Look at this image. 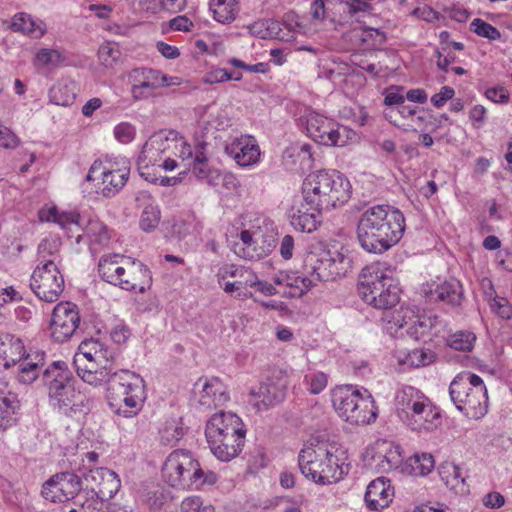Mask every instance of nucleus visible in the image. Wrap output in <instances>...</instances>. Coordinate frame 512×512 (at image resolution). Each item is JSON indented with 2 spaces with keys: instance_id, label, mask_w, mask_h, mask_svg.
<instances>
[{
  "instance_id": "obj_52",
  "label": "nucleus",
  "mask_w": 512,
  "mask_h": 512,
  "mask_svg": "<svg viewBox=\"0 0 512 512\" xmlns=\"http://www.w3.org/2000/svg\"><path fill=\"white\" fill-rule=\"evenodd\" d=\"M314 285L315 282L312 276L304 271V274L302 276L297 274V276L294 279V283L289 289V291L284 293L289 295L290 297H301L303 294L309 291L311 287Z\"/></svg>"
},
{
  "instance_id": "obj_6",
  "label": "nucleus",
  "mask_w": 512,
  "mask_h": 512,
  "mask_svg": "<svg viewBox=\"0 0 512 512\" xmlns=\"http://www.w3.org/2000/svg\"><path fill=\"white\" fill-rule=\"evenodd\" d=\"M334 447L324 443L304 445L298 455V465L305 478L316 484L327 485L338 482L347 473V466L339 463Z\"/></svg>"
},
{
  "instance_id": "obj_10",
  "label": "nucleus",
  "mask_w": 512,
  "mask_h": 512,
  "mask_svg": "<svg viewBox=\"0 0 512 512\" xmlns=\"http://www.w3.org/2000/svg\"><path fill=\"white\" fill-rule=\"evenodd\" d=\"M98 454L88 452L78 467L86 487L101 500L111 499L120 489L121 483L118 475L108 468L97 467Z\"/></svg>"
},
{
  "instance_id": "obj_33",
  "label": "nucleus",
  "mask_w": 512,
  "mask_h": 512,
  "mask_svg": "<svg viewBox=\"0 0 512 512\" xmlns=\"http://www.w3.org/2000/svg\"><path fill=\"white\" fill-rule=\"evenodd\" d=\"M376 407L372 396L365 390L357 402V406L350 413L347 422L355 425H364L376 419Z\"/></svg>"
},
{
  "instance_id": "obj_3",
  "label": "nucleus",
  "mask_w": 512,
  "mask_h": 512,
  "mask_svg": "<svg viewBox=\"0 0 512 512\" xmlns=\"http://www.w3.org/2000/svg\"><path fill=\"white\" fill-rule=\"evenodd\" d=\"M357 290L365 303L380 310L391 309L400 300V288L393 278V271L381 262L362 269Z\"/></svg>"
},
{
  "instance_id": "obj_32",
  "label": "nucleus",
  "mask_w": 512,
  "mask_h": 512,
  "mask_svg": "<svg viewBox=\"0 0 512 512\" xmlns=\"http://www.w3.org/2000/svg\"><path fill=\"white\" fill-rule=\"evenodd\" d=\"M11 29L34 39L43 37L47 30L46 25L42 20L35 19L25 12L16 13L12 17Z\"/></svg>"
},
{
  "instance_id": "obj_58",
  "label": "nucleus",
  "mask_w": 512,
  "mask_h": 512,
  "mask_svg": "<svg viewBox=\"0 0 512 512\" xmlns=\"http://www.w3.org/2000/svg\"><path fill=\"white\" fill-rule=\"evenodd\" d=\"M19 144V137L10 128L0 123V147L4 149H15Z\"/></svg>"
},
{
  "instance_id": "obj_41",
  "label": "nucleus",
  "mask_w": 512,
  "mask_h": 512,
  "mask_svg": "<svg viewBox=\"0 0 512 512\" xmlns=\"http://www.w3.org/2000/svg\"><path fill=\"white\" fill-rule=\"evenodd\" d=\"M122 53L115 42L103 43L98 50V60L105 69H113L121 61Z\"/></svg>"
},
{
  "instance_id": "obj_47",
  "label": "nucleus",
  "mask_w": 512,
  "mask_h": 512,
  "mask_svg": "<svg viewBox=\"0 0 512 512\" xmlns=\"http://www.w3.org/2000/svg\"><path fill=\"white\" fill-rule=\"evenodd\" d=\"M407 465L411 468V473L416 476H426L434 468V459L431 454L422 453L410 457Z\"/></svg>"
},
{
  "instance_id": "obj_28",
  "label": "nucleus",
  "mask_w": 512,
  "mask_h": 512,
  "mask_svg": "<svg viewBox=\"0 0 512 512\" xmlns=\"http://www.w3.org/2000/svg\"><path fill=\"white\" fill-rule=\"evenodd\" d=\"M135 202L138 208H143L140 227L143 231L154 230L160 221V211L155 205V200L147 191H139L135 196Z\"/></svg>"
},
{
  "instance_id": "obj_54",
  "label": "nucleus",
  "mask_w": 512,
  "mask_h": 512,
  "mask_svg": "<svg viewBox=\"0 0 512 512\" xmlns=\"http://www.w3.org/2000/svg\"><path fill=\"white\" fill-rule=\"evenodd\" d=\"M62 494L61 487L56 475L48 479L42 486L41 495L51 502H65V497Z\"/></svg>"
},
{
  "instance_id": "obj_21",
  "label": "nucleus",
  "mask_w": 512,
  "mask_h": 512,
  "mask_svg": "<svg viewBox=\"0 0 512 512\" xmlns=\"http://www.w3.org/2000/svg\"><path fill=\"white\" fill-rule=\"evenodd\" d=\"M286 395V384L282 380L268 381L260 385L257 391L252 390L251 396L257 398L253 405L257 410L268 408L282 402Z\"/></svg>"
},
{
  "instance_id": "obj_48",
  "label": "nucleus",
  "mask_w": 512,
  "mask_h": 512,
  "mask_svg": "<svg viewBox=\"0 0 512 512\" xmlns=\"http://www.w3.org/2000/svg\"><path fill=\"white\" fill-rule=\"evenodd\" d=\"M75 96V92L67 83L55 84L49 92L50 101L59 106L71 105Z\"/></svg>"
},
{
  "instance_id": "obj_45",
  "label": "nucleus",
  "mask_w": 512,
  "mask_h": 512,
  "mask_svg": "<svg viewBox=\"0 0 512 512\" xmlns=\"http://www.w3.org/2000/svg\"><path fill=\"white\" fill-rule=\"evenodd\" d=\"M86 234L92 246H105L111 238L108 227L99 220H91L88 223Z\"/></svg>"
},
{
  "instance_id": "obj_31",
  "label": "nucleus",
  "mask_w": 512,
  "mask_h": 512,
  "mask_svg": "<svg viewBox=\"0 0 512 512\" xmlns=\"http://www.w3.org/2000/svg\"><path fill=\"white\" fill-rule=\"evenodd\" d=\"M481 378L470 372L457 375L449 386V394L452 402L457 406L474 391L475 386L481 382Z\"/></svg>"
},
{
  "instance_id": "obj_18",
  "label": "nucleus",
  "mask_w": 512,
  "mask_h": 512,
  "mask_svg": "<svg viewBox=\"0 0 512 512\" xmlns=\"http://www.w3.org/2000/svg\"><path fill=\"white\" fill-rule=\"evenodd\" d=\"M224 151L240 167L256 164L261 155L256 139L251 135L243 134L229 137L225 142Z\"/></svg>"
},
{
  "instance_id": "obj_57",
  "label": "nucleus",
  "mask_w": 512,
  "mask_h": 512,
  "mask_svg": "<svg viewBox=\"0 0 512 512\" xmlns=\"http://www.w3.org/2000/svg\"><path fill=\"white\" fill-rule=\"evenodd\" d=\"M352 63L361 68L362 70L366 71L367 73L373 75V76H379L381 72V67H379L375 62L370 61L367 56L356 53L352 55Z\"/></svg>"
},
{
  "instance_id": "obj_29",
  "label": "nucleus",
  "mask_w": 512,
  "mask_h": 512,
  "mask_svg": "<svg viewBox=\"0 0 512 512\" xmlns=\"http://www.w3.org/2000/svg\"><path fill=\"white\" fill-rule=\"evenodd\" d=\"M229 401V394L224 384L217 378L206 381L199 395L198 403L204 408H216Z\"/></svg>"
},
{
  "instance_id": "obj_16",
  "label": "nucleus",
  "mask_w": 512,
  "mask_h": 512,
  "mask_svg": "<svg viewBox=\"0 0 512 512\" xmlns=\"http://www.w3.org/2000/svg\"><path fill=\"white\" fill-rule=\"evenodd\" d=\"M348 259L337 253L331 256L329 253L319 256L316 253H309L304 261V270L310 274L315 282L329 281L345 273V264Z\"/></svg>"
},
{
  "instance_id": "obj_27",
  "label": "nucleus",
  "mask_w": 512,
  "mask_h": 512,
  "mask_svg": "<svg viewBox=\"0 0 512 512\" xmlns=\"http://www.w3.org/2000/svg\"><path fill=\"white\" fill-rule=\"evenodd\" d=\"M456 407L471 417H483L488 410V395L483 380L475 386L474 391L466 397V400H463Z\"/></svg>"
},
{
  "instance_id": "obj_20",
  "label": "nucleus",
  "mask_w": 512,
  "mask_h": 512,
  "mask_svg": "<svg viewBox=\"0 0 512 512\" xmlns=\"http://www.w3.org/2000/svg\"><path fill=\"white\" fill-rule=\"evenodd\" d=\"M394 490L390 481L379 477L369 483L364 496L367 507L372 511H378L388 507L392 502Z\"/></svg>"
},
{
  "instance_id": "obj_44",
  "label": "nucleus",
  "mask_w": 512,
  "mask_h": 512,
  "mask_svg": "<svg viewBox=\"0 0 512 512\" xmlns=\"http://www.w3.org/2000/svg\"><path fill=\"white\" fill-rule=\"evenodd\" d=\"M241 245H235V253L242 258L253 260L259 259L262 256V252L256 249V240L253 234L249 230H242L240 233Z\"/></svg>"
},
{
  "instance_id": "obj_8",
  "label": "nucleus",
  "mask_w": 512,
  "mask_h": 512,
  "mask_svg": "<svg viewBox=\"0 0 512 512\" xmlns=\"http://www.w3.org/2000/svg\"><path fill=\"white\" fill-rule=\"evenodd\" d=\"M41 373L43 383L48 390L49 403L53 408L64 414L83 411L79 406L88 409L82 399L80 404L76 403V399L81 398V395L75 390L73 376L65 362L54 361L48 367H43Z\"/></svg>"
},
{
  "instance_id": "obj_12",
  "label": "nucleus",
  "mask_w": 512,
  "mask_h": 512,
  "mask_svg": "<svg viewBox=\"0 0 512 512\" xmlns=\"http://www.w3.org/2000/svg\"><path fill=\"white\" fill-rule=\"evenodd\" d=\"M30 287L35 295L46 302H55L64 290V278L60 273L55 258L40 259L34 269Z\"/></svg>"
},
{
  "instance_id": "obj_62",
  "label": "nucleus",
  "mask_w": 512,
  "mask_h": 512,
  "mask_svg": "<svg viewBox=\"0 0 512 512\" xmlns=\"http://www.w3.org/2000/svg\"><path fill=\"white\" fill-rule=\"evenodd\" d=\"M35 60L37 63L46 66L58 63L61 60V55L57 50L43 48L37 52Z\"/></svg>"
},
{
  "instance_id": "obj_4",
  "label": "nucleus",
  "mask_w": 512,
  "mask_h": 512,
  "mask_svg": "<svg viewBox=\"0 0 512 512\" xmlns=\"http://www.w3.org/2000/svg\"><path fill=\"white\" fill-rule=\"evenodd\" d=\"M100 277L123 290L144 293L151 285V272L142 262L120 254H108L100 258Z\"/></svg>"
},
{
  "instance_id": "obj_9",
  "label": "nucleus",
  "mask_w": 512,
  "mask_h": 512,
  "mask_svg": "<svg viewBox=\"0 0 512 512\" xmlns=\"http://www.w3.org/2000/svg\"><path fill=\"white\" fill-rule=\"evenodd\" d=\"M0 358L5 368L19 364L18 379L24 384L33 383L45 366L44 352L26 354L22 340L10 334H0Z\"/></svg>"
},
{
  "instance_id": "obj_14",
  "label": "nucleus",
  "mask_w": 512,
  "mask_h": 512,
  "mask_svg": "<svg viewBox=\"0 0 512 512\" xmlns=\"http://www.w3.org/2000/svg\"><path fill=\"white\" fill-rule=\"evenodd\" d=\"M132 81L131 94L135 100L148 99L155 90L161 87L178 85L176 77H168L159 70L151 68H137L130 73Z\"/></svg>"
},
{
  "instance_id": "obj_25",
  "label": "nucleus",
  "mask_w": 512,
  "mask_h": 512,
  "mask_svg": "<svg viewBox=\"0 0 512 512\" xmlns=\"http://www.w3.org/2000/svg\"><path fill=\"white\" fill-rule=\"evenodd\" d=\"M205 147V142H200L196 146L195 156L192 160L190 170H192V173L198 180L204 181L211 186H217L221 173L208 165Z\"/></svg>"
},
{
  "instance_id": "obj_24",
  "label": "nucleus",
  "mask_w": 512,
  "mask_h": 512,
  "mask_svg": "<svg viewBox=\"0 0 512 512\" xmlns=\"http://www.w3.org/2000/svg\"><path fill=\"white\" fill-rule=\"evenodd\" d=\"M362 393L351 385L339 386L332 390L331 401L335 411L345 421L357 406Z\"/></svg>"
},
{
  "instance_id": "obj_43",
  "label": "nucleus",
  "mask_w": 512,
  "mask_h": 512,
  "mask_svg": "<svg viewBox=\"0 0 512 512\" xmlns=\"http://www.w3.org/2000/svg\"><path fill=\"white\" fill-rule=\"evenodd\" d=\"M200 125L206 134L214 133V131L224 130L230 126V119L223 112L217 110L215 113L211 112L209 115H200Z\"/></svg>"
},
{
  "instance_id": "obj_15",
  "label": "nucleus",
  "mask_w": 512,
  "mask_h": 512,
  "mask_svg": "<svg viewBox=\"0 0 512 512\" xmlns=\"http://www.w3.org/2000/svg\"><path fill=\"white\" fill-rule=\"evenodd\" d=\"M130 168L124 161L121 167H115L111 162L94 161L86 176L87 181L101 179L102 194L110 197L117 193L127 182Z\"/></svg>"
},
{
  "instance_id": "obj_26",
  "label": "nucleus",
  "mask_w": 512,
  "mask_h": 512,
  "mask_svg": "<svg viewBox=\"0 0 512 512\" xmlns=\"http://www.w3.org/2000/svg\"><path fill=\"white\" fill-rule=\"evenodd\" d=\"M456 407L471 417H483L488 410V395L483 380L475 386L474 391L466 397V400H463Z\"/></svg>"
},
{
  "instance_id": "obj_50",
  "label": "nucleus",
  "mask_w": 512,
  "mask_h": 512,
  "mask_svg": "<svg viewBox=\"0 0 512 512\" xmlns=\"http://www.w3.org/2000/svg\"><path fill=\"white\" fill-rule=\"evenodd\" d=\"M175 143L172 153L181 159L186 170H190L192 160L195 156V151H193L192 147L184 140L183 137L179 136V134H177Z\"/></svg>"
},
{
  "instance_id": "obj_7",
  "label": "nucleus",
  "mask_w": 512,
  "mask_h": 512,
  "mask_svg": "<svg viewBox=\"0 0 512 512\" xmlns=\"http://www.w3.org/2000/svg\"><path fill=\"white\" fill-rule=\"evenodd\" d=\"M395 411L399 419L413 431H433L440 423L437 408L429 398L412 386L396 392Z\"/></svg>"
},
{
  "instance_id": "obj_5",
  "label": "nucleus",
  "mask_w": 512,
  "mask_h": 512,
  "mask_svg": "<svg viewBox=\"0 0 512 512\" xmlns=\"http://www.w3.org/2000/svg\"><path fill=\"white\" fill-rule=\"evenodd\" d=\"M107 400L112 411L125 418L136 416L146 399L144 379L130 370L111 373L107 380Z\"/></svg>"
},
{
  "instance_id": "obj_2",
  "label": "nucleus",
  "mask_w": 512,
  "mask_h": 512,
  "mask_svg": "<svg viewBox=\"0 0 512 512\" xmlns=\"http://www.w3.org/2000/svg\"><path fill=\"white\" fill-rule=\"evenodd\" d=\"M303 201L311 210L330 211L345 205L352 195L347 177L337 170L310 173L302 186Z\"/></svg>"
},
{
  "instance_id": "obj_13",
  "label": "nucleus",
  "mask_w": 512,
  "mask_h": 512,
  "mask_svg": "<svg viewBox=\"0 0 512 512\" xmlns=\"http://www.w3.org/2000/svg\"><path fill=\"white\" fill-rule=\"evenodd\" d=\"M306 131L315 142L325 146H344L355 135L348 127L314 111L306 115Z\"/></svg>"
},
{
  "instance_id": "obj_56",
  "label": "nucleus",
  "mask_w": 512,
  "mask_h": 512,
  "mask_svg": "<svg viewBox=\"0 0 512 512\" xmlns=\"http://www.w3.org/2000/svg\"><path fill=\"white\" fill-rule=\"evenodd\" d=\"M402 455L399 451V447H390L385 455H383V459L381 461V467L383 470L388 471L392 469H397L402 463Z\"/></svg>"
},
{
  "instance_id": "obj_35",
  "label": "nucleus",
  "mask_w": 512,
  "mask_h": 512,
  "mask_svg": "<svg viewBox=\"0 0 512 512\" xmlns=\"http://www.w3.org/2000/svg\"><path fill=\"white\" fill-rule=\"evenodd\" d=\"M209 6L214 19L223 24L232 22L238 13L236 0H210Z\"/></svg>"
},
{
  "instance_id": "obj_11",
  "label": "nucleus",
  "mask_w": 512,
  "mask_h": 512,
  "mask_svg": "<svg viewBox=\"0 0 512 512\" xmlns=\"http://www.w3.org/2000/svg\"><path fill=\"white\" fill-rule=\"evenodd\" d=\"M202 474L199 463L189 452L177 450L170 453L163 467L162 476L172 487L179 489L193 488L194 481Z\"/></svg>"
},
{
  "instance_id": "obj_36",
  "label": "nucleus",
  "mask_w": 512,
  "mask_h": 512,
  "mask_svg": "<svg viewBox=\"0 0 512 512\" xmlns=\"http://www.w3.org/2000/svg\"><path fill=\"white\" fill-rule=\"evenodd\" d=\"M249 33L260 39L277 38L285 40V36L280 35V24L274 20H262L254 22L248 26Z\"/></svg>"
},
{
  "instance_id": "obj_1",
  "label": "nucleus",
  "mask_w": 512,
  "mask_h": 512,
  "mask_svg": "<svg viewBox=\"0 0 512 512\" xmlns=\"http://www.w3.org/2000/svg\"><path fill=\"white\" fill-rule=\"evenodd\" d=\"M404 229L405 219L400 210L389 205H375L361 214L357 238L367 252L382 253L398 243Z\"/></svg>"
},
{
  "instance_id": "obj_55",
  "label": "nucleus",
  "mask_w": 512,
  "mask_h": 512,
  "mask_svg": "<svg viewBox=\"0 0 512 512\" xmlns=\"http://www.w3.org/2000/svg\"><path fill=\"white\" fill-rule=\"evenodd\" d=\"M160 435L162 442L165 444H173L182 438L183 432L176 422L172 421L165 424V426L160 430Z\"/></svg>"
},
{
  "instance_id": "obj_19",
  "label": "nucleus",
  "mask_w": 512,
  "mask_h": 512,
  "mask_svg": "<svg viewBox=\"0 0 512 512\" xmlns=\"http://www.w3.org/2000/svg\"><path fill=\"white\" fill-rule=\"evenodd\" d=\"M244 426L226 433L219 439L208 442L211 452L221 461L227 462L237 457L245 442Z\"/></svg>"
},
{
  "instance_id": "obj_38",
  "label": "nucleus",
  "mask_w": 512,
  "mask_h": 512,
  "mask_svg": "<svg viewBox=\"0 0 512 512\" xmlns=\"http://www.w3.org/2000/svg\"><path fill=\"white\" fill-rule=\"evenodd\" d=\"M177 134L178 133L175 131H160L153 134L146 141V152L149 153V150L151 151V149L160 150L163 155L169 153L170 151L173 152V147L176 144L175 141Z\"/></svg>"
},
{
  "instance_id": "obj_34",
  "label": "nucleus",
  "mask_w": 512,
  "mask_h": 512,
  "mask_svg": "<svg viewBox=\"0 0 512 512\" xmlns=\"http://www.w3.org/2000/svg\"><path fill=\"white\" fill-rule=\"evenodd\" d=\"M462 286L461 283L452 278L445 281L443 284L436 287L435 290L430 291V301H441L450 305H459L462 299Z\"/></svg>"
},
{
  "instance_id": "obj_42",
  "label": "nucleus",
  "mask_w": 512,
  "mask_h": 512,
  "mask_svg": "<svg viewBox=\"0 0 512 512\" xmlns=\"http://www.w3.org/2000/svg\"><path fill=\"white\" fill-rule=\"evenodd\" d=\"M440 476L446 486L457 493L464 492L465 478L462 476L460 467L455 464H447L440 469Z\"/></svg>"
},
{
  "instance_id": "obj_60",
  "label": "nucleus",
  "mask_w": 512,
  "mask_h": 512,
  "mask_svg": "<svg viewBox=\"0 0 512 512\" xmlns=\"http://www.w3.org/2000/svg\"><path fill=\"white\" fill-rule=\"evenodd\" d=\"M146 143L143 145L142 151L138 158V163L144 167H148L149 165L155 166L158 165L162 160L163 154L160 150L151 149L149 153L146 152Z\"/></svg>"
},
{
  "instance_id": "obj_46",
  "label": "nucleus",
  "mask_w": 512,
  "mask_h": 512,
  "mask_svg": "<svg viewBox=\"0 0 512 512\" xmlns=\"http://www.w3.org/2000/svg\"><path fill=\"white\" fill-rule=\"evenodd\" d=\"M476 335L471 331H457L447 338V345L454 350L469 352L473 349Z\"/></svg>"
},
{
  "instance_id": "obj_63",
  "label": "nucleus",
  "mask_w": 512,
  "mask_h": 512,
  "mask_svg": "<svg viewBox=\"0 0 512 512\" xmlns=\"http://www.w3.org/2000/svg\"><path fill=\"white\" fill-rule=\"evenodd\" d=\"M306 379L309 383V390L312 394H319L327 386V376L322 372L306 376Z\"/></svg>"
},
{
  "instance_id": "obj_23",
  "label": "nucleus",
  "mask_w": 512,
  "mask_h": 512,
  "mask_svg": "<svg viewBox=\"0 0 512 512\" xmlns=\"http://www.w3.org/2000/svg\"><path fill=\"white\" fill-rule=\"evenodd\" d=\"M73 364L77 375L89 385L94 387L106 383L111 374L109 366L102 365L94 360L82 361V356H74Z\"/></svg>"
},
{
  "instance_id": "obj_39",
  "label": "nucleus",
  "mask_w": 512,
  "mask_h": 512,
  "mask_svg": "<svg viewBox=\"0 0 512 512\" xmlns=\"http://www.w3.org/2000/svg\"><path fill=\"white\" fill-rule=\"evenodd\" d=\"M435 354L429 349H414L409 351L403 357H398V362L400 365H405L410 368H419L422 366H426L434 362Z\"/></svg>"
},
{
  "instance_id": "obj_53",
  "label": "nucleus",
  "mask_w": 512,
  "mask_h": 512,
  "mask_svg": "<svg viewBox=\"0 0 512 512\" xmlns=\"http://www.w3.org/2000/svg\"><path fill=\"white\" fill-rule=\"evenodd\" d=\"M471 29L478 36L489 40H499L501 38V33L496 27L479 18L471 22Z\"/></svg>"
},
{
  "instance_id": "obj_51",
  "label": "nucleus",
  "mask_w": 512,
  "mask_h": 512,
  "mask_svg": "<svg viewBox=\"0 0 512 512\" xmlns=\"http://www.w3.org/2000/svg\"><path fill=\"white\" fill-rule=\"evenodd\" d=\"M41 220H44V218L41 216ZM46 221H53L60 225L61 227L65 228L68 225L78 224L79 221V214L77 212H59L55 207L51 208L48 211V214L45 218Z\"/></svg>"
},
{
  "instance_id": "obj_30",
  "label": "nucleus",
  "mask_w": 512,
  "mask_h": 512,
  "mask_svg": "<svg viewBox=\"0 0 512 512\" xmlns=\"http://www.w3.org/2000/svg\"><path fill=\"white\" fill-rule=\"evenodd\" d=\"M323 211H308L304 204L293 206L289 213L291 225L300 232L311 233L315 231L321 223V213Z\"/></svg>"
},
{
  "instance_id": "obj_59",
  "label": "nucleus",
  "mask_w": 512,
  "mask_h": 512,
  "mask_svg": "<svg viewBox=\"0 0 512 512\" xmlns=\"http://www.w3.org/2000/svg\"><path fill=\"white\" fill-rule=\"evenodd\" d=\"M431 327L429 319L416 317L415 320L407 327L406 332L413 338L419 339L426 334Z\"/></svg>"
},
{
  "instance_id": "obj_40",
  "label": "nucleus",
  "mask_w": 512,
  "mask_h": 512,
  "mask_svg": "<svg viewBox=\"0 0 512 512\" xmlns=\"http://www.w3.org/2000/svg\"><path fill=\"white\" fill-rule=\"evenodd\" d=\"M19 409L20 401L15 393L0 394V413L5 417V421L10 427L16 424V415Z\"/></svg>"
},
{
  "instance_id": "obj_64",
  "label": "nucleus",
  "mask_w": 512,
  "mask_h": 512,
  "mask_svg": "<svg viewBox=\"0 0 512 512\" xmlns=\"http://www.w3.org/2000/svg\"><path fill=\"white\" fill-rule=\"evenodd\" d=\"M491 309L503 319L512 317V307L505 298H493L490 302Z\"/></svg>"
},
{
  "instance_id": "obj_61",
  "label": "nucleus",
  "mask_w": 512,
  "mask_h": 512,
  "mask_svg": "<svg viewBox=\"0 0 512 512\" xmlns=\"http://www.w3.org/2000/svg\"><path fill=\"white\" fill-rule=\"evenodd\" d=\"M97 342L96 339L85 340L81 342L78 348V352L75 356H82V361L94 360L97 354Z\"/></svg>"
},
{
  "instance_id": "obj_49",
  "label": "nucleus",
  "mask_w": 512,
  "mask_h": 512,
  "mask_svg": "<svg viewBox=\"0 0 512 512\" xmlns=\"http://www.w3.org/2000/svg\"><path fill=\"white\" fill-rule=\"evenodd\" d=\"M255 274L251 270V275L243 273L242 276H239V278H236L233 282H226L223 286V290L226 293L232 294L234 292H237V296H247V294L244 292V290L247 287H254L255 282Z\"/></svg>"
},
{
  "instance_id": "obj_22",
  "label": "nucleus",
  "mask_w": 512,
  "mask_h": 512,
  "mask_svg": "<svg viewBox=\"0 0 512 512\" xmlns=\"http://www.w3.org/2000/svg\"><path fill=\"white\" fill-rule=\"evenodd\" d=\"M241 426H244L242 420L236 414L223 411L215 413L206 424L205 436L207 442L219 439Z\"/></svg>"
},
{
  "instance_id": "obj_17",
  "label": "nucleus",
  "mask_w": 512,
  "mask_h": 512,
  "mask_svg": "<svg viewBox=\"0 0 512 512\" xmlns=\"http://www.w3.org/2000/svg\"><path fill=\"white\" fill-rule=\"evenodd\" d=\"M80 323L77 306L71 302H59L53 309L50 335L57 342L70 339Z\"/></svg>"
},
{
  "instance_id": "obj_37",
  "label": "nucleus",
  "mask_w": 512,
  "mask_h": 512,
  "mask_svg": "<svg viewBox=\"0 0 512 512\" xmlns=\"http://www.w3.org/2000/svg\"><path fill=\"white\" fill-rule=\"evenodd\" d=\"M56 479L59 482L62 491L61 495L65 497V501L74 498L82 488V476L80 473L75 474L74 472H62L56 474Z\"/></svg>"
}]
</instances>
